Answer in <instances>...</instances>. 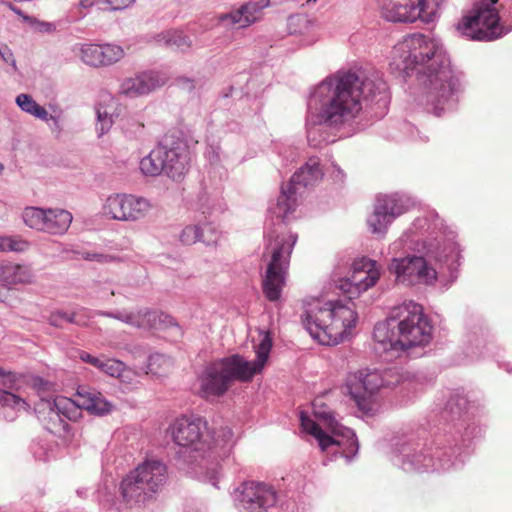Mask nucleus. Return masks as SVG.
I'll use <instances>...</instances> for the list:
<instances>
[{
  "label": "nucleus",
  "instance_id": "nucleus-43",
  "mask_svg": "<svg viewBox=\"0 0 512 512\" xmlns=\"http://www.w3.org/2000/svg\"><path fill=\"white\" fill-rule=\"evenodd\" d=\"M27 242L12 237H0V251H23Z\"/></svg>",
  "mask_w": 512,
  "mask_h": 512
},
{
  "label": "nucleus",
  "instance_id": "nucleus-13",
  "mask_svg": "<svg viewBox=\"0 0 512 512\" xmlns=\"http://www.w3.org/2000/svg\"><path fill=\"white\" fill-rule=\"evenodd\" d=\"M382 16L391 22H424L433 20L434 9L429 0H378Z\"/></svg>",
  "mask_w": 512,
  "mask_h": 512
},
{
  "label": "nucleus",
  "instance_id": "nucleus-26",
  "mask_svg": "<svg viewBox=\"0 0 512 512\" xmlns=\"http://www.w3.org/2000/svg\"><path fill=\"white\" fill-rule=\"evenodd\" d=\"M32 280V273L26 266L0 261V282L5 286L27 284Z\"/></svg>",
  "mask_w": 512,
  "mask_h": 512
},
{
  "label": "nucleus",
  "instance_id": "nucleus-46",
  "mask_svg": "<svg viewBox=\"0 0 512 512\" xmlns=\"http://www.w3.org/2000/svg\"><path fill=\"white\" fill-rule=\"evenodd\" d=\"M115 378H118L122 383L131 384L136 378V372L123 363V369Z\"/></svg>",
  "mask_w": 512,
  "mask_h": 512
},
{
  "label": "nucleus",
  "instance_id": "nucleus-36",
  "mask_svg": "<svg viewBox=\"0 0 512 512\" xmlns=\"http://www.w3.org/2000/svg\"><path fill=\"white\" fill-rule=\"evenodd\" d=\"M23 219L30 228L44 232L47 219V209L28 207L23 212Z\"/></svg>",
  "mask_w": 512,
  "mask_h": 512
},
{
  "label": "nucleus",
  "instance_id": "nucleus-12",
  "mask_svg": "<svg viewBox=\"0 0 512 512\" xmlns=\"http://www.w3.org/2000/svg\"><path fill=\"white\" fill-rule=\"evenodd\" d=\"M381 272L376 261L367 257L357 259L352 264L350 277L340 279L337 287L349 298L359 297L379 281Z\"/></svg>",
  "mask_w": 512,
  "mask_h": 512
},
{
  "label": "nucleus",
  "instance_id": "nucleus-42",
  "mask_svg": "<svg viewBox=\"0 0 512 512\" xmlns=\"http://www.w3.org/2000/svg\"><path fill=\"white\" fill-rule=\"evenodd\" d=\"M200 238V228L196 225H188L186 226L181 234L180 240L182 243L186 245H191L196 243Z\"/></svg>",
  "mask_w": 512,
  "mask_h": 512
},
{
  "label": "nucleus",
  "instance_id": "nucleus-29",
  "mask_svg": "<svg viewBox=\"0 0 512 512\" xmlns=\"http://www.w3.org/2000/svg\"><path fill=\"white\" fill-rule=\"evenodd\" d=\"M116 196H122L127 221L142 217L150 208L149 201L143 196L137 194H116Z\"/></svg>",
  "mask_w": 512,
  "mask_h": 512
},
{
  "label": "nucleus",
  "instance_id": "nucleus-57",
  "mask_svg": "<svg viewBox=\"0 0 512 512\" xmlns=\"http://www.w3.org/2000/svg\"><path fill=\"white\" fill-rule=\"evenodd\" d=\"M4 170V165L2 163H0V174L3 172Z\"/></svg>",
  "mask_w": 512,
  "mask_h": 512
},
{
  "label": "nucleus",
  "instance_id": "nucleus-55",
  "mask_svg": "<svg viewBox=\"0 0 512 512\" xmlns=\"http://www.w3.org/2000/svg\"><path fill=\"white\" fill-rule=\"evenodd\" d=\"M6 6L11 10L13 11L15 14L19 15L22 19H23V16H26L18 7L14 6L13 4L11 3H6Z\"/></svg>",
  "mask_w": 512,
  "mask_h": 512
},
{
  "label": "nucleus",
  "instance_id": "nucleus-39",
  "mask_svg": "<svg viewBox=\"0 0 512 512\" xmlns=\"http://www.w3.org/2000/svg\"><path fill=\"white\" fill-rule=\"evenodd\" d=\"M97 369L111 377H116V375L123 369V362L116 359L102 357Z\"/></svg>",
  "mask_w": 512,
  "mask_h": 512
},
{
  "label": "nucleus",
  "instance_id": "nucleus-59",
  "mask_svg": "<svg viewBox=\"0 0 512 512\" xmlns=\"http://www.w3.org/2000/svg\"><path fill=\"white\" fill-rule=\"evenodd\" d=\"M317 0H307V4H310L311 2H316Z\"/></svg>",
  "mask_w": 512,
  "mask_h": 512
},
{
  "label": "nucleus",
  "instance_id": "nucleus-49",
  "mask_svg": "<svg viewBox=\"0 0 512 512\" xmlns=\"http://www.w3.org/2000/svg\"><path fill=\"white\" fill-rule=\"evenodd\" d=\"M112 10H121L130 6L135 0H105Z\"/></svg>",
  "mask_w": 512,
  "mask_h": 512
},
{
  "label": "nucleus",
  "instance_id": "nucleus-54",
  "mask_svg": "<svg viewBox=\"0 0 512 512\" xmlns=\"http://www.w3.org/2000/svg\"><path fill=\"white\" fill-rule=\"evenodd\" d=\"M220 432L222 433L224 442L230 441L233 437V432L230 428H223Z\"/></svg>",
  "mask_w": 512,
  "mask_h": 512
},
{
  "label": "nucleus",
  "instance_id": "nucleus-28",
  "mask_svg": "<svg viewBox=\"0 0 512 512\" xmlns=\"http://www.w3.org/2000/svg\"><path fill=\"white\" fill-rule=\"evenodd\" d=\"M81 409L79 399L72 400L59 396L54 399L53 406H51V418L59 419L60 415L69 420L76 421L81 415Z\"/></svg>",
  "mask_w": 512,
  "mask_h": 512
},
{
  "label": "nucleus",
  "instance_id": "nucleus-48",
  "mask_svg": "<svg viewBox=\"0 0 512 512\" xmlns=\"http://www.w3.org/2000/svg\"><path fill=\"white\" fill-rule=\"evenodd\" d=\"M79 358L83 362L88 363V364L94 366L95 368H97L100 365V361L102 359V357L93 356V355H91L90 353H88L86 351H80L79 352Z\"/></svg>",
  "mask_w": 512,
  "mask_h": 512
},
{
  "label": "nucleus",
  "instance_id": "nucleus-10",
  "mask_svg": "<svg viewBox=\"0 0 512 512\" xmlns=\"http://www.w3.org/2000/svg\"><path fill=\"white\" fill-rule=\"evenodd\" d=\"M411 206L412 202L406 194H381L374 212L367 219L371 233L384 237L393 219L407 212Z\"/></svg>",
  "mask_w": 512,
  "mask_h": 512
},
{
  "label": "nucleus",
  "instance_id": "nucleus-33",
  "mask_svg": "<svg viewBox=\"0 0 512 512\" xmlns=\"http://www.w3.org/2000/svg\"><path fill=\"white\" fill-rule=\"evenodd\" d=\"M172 367L173 361L170 357L155 353L152 354L148 359L147 373H151L157 376H166L171 372Z\"/></svg>",
  "mask_w": 512,
  "mask_h": 512
},
{
  "label": "nucleus",
  "instance_id": "nucleus-25",
  "mask_svg": "<svg viewBox=\"0 0 512 512\" xmlns=\"http://www.w3.org/2000/svg\"><path fill=\"white\" fill-rule=\"evenodd\" d=\"M97 130L99 135H103L112 127L115 119L119 116L118 101L110 94L101 96V100L96 107Z\"/></svg>",
  "mask_w": 512,
  "mask_h": 512
},
{
  "label": "nucleus",
  "instance_id": "nucleus-45",
  "mask_svg": "<svg viewBox=\"0 0 512 512\" xmlns=\"http://www.w3.org/2000/svg\"><path fill=\"white\" fill-rule=\"evenodd\" d=\"M17 381V376L14 372L5 371L0 367V385H3L7 388H14V385Z\"/></svg>",
  "mask_w": 512,
  "mask_h": 512
},
{
  "label": "nucleus",
  "instance_id": "nucleus-1",
  "mask_svg": "<svg viewBox=\"0 0 512 512\" xmlns=\"http://www.w3.org/2000/svg\"><path fill=\"white\" fill-rule=\"evenodd\" d=\"M391 69L409 76L415 72L424 88L427 108L440 116L451 107L459 80L442 46L420 33L403 37L391 52Z\"/></svg>",
  "mask_w": 512,
  "mask_h": 512
},
{
  "label": "nucleus",
  "instance_id": "nucleus-37",
  "mask_svg": "<svg viewBox=\"0 0 512 512\" xmlns=\"http://www.w3.org/2000/svg\"><path fill=\"white\" fill-rule=\"evenodd\" d=\"M395 320H390V317L388 318V321L385 323H378L374 328V338L379 343H382L384 345L389 344L392 349H398V345H396V339L397 337L394 336V333L389 335V327L391 326V322H394Z\"/></svg>",
  "mask_w": 512,
  "mask_h": 512
},
{
  "label": "nucleus",
  "instance_id": "nucleus-24",
  "mask_svg": "<svg viewBox=\"0 0 512 512\" xmlns=\"http://www.w3.org/2000/svg\"><path fill=\"white\" fill-rule=\"evenodd\" d=\"M287 27L290 34L304 37V45H312L319 39L320 27L318 23L306 15L290 16Z\"/></svg>",
  "mask_w": 512,
  "mask_h": 512
},
{
  "label": "nucleus",
  "instance_id": "nucleus-34",
  "mask_svg": "<svg viewBox=\"0 0 512 512\" xmlns=\"http://www.w3.org/2000/svg\"><path fill=\"white\" fill-rule=\"evenodd\" d=\"M296 194H279L276 205L272 208V213L277 219L284 221L289 213L293 212L297 206Z\"/></svg>",
  "mask_w": 512,
  "mask_h": 512
},
{
  "label": "nucleus",
  "instance_id": "nucleus-4",
  "mask_svg": "<svg viewBox=\"0 0 512 512\" xmlns=\"http://www.w3.org/2000/svg\"><path fill=\"white\" fill-rule=\"evenodd\" d=\"M301 320L313 339L322 345L333 346L347 337L356 324L357 313L341 301L313 299L306 303Z\"/></svg>",
  "mask_w": 512,
  "mask_h": 512
},
{
  "label": "nucleus",
  "instance_id": "nucleus-40",
  "mask_svg": "<svg viewBox=\"0 0 512 512\" xmlns=\"http://www.w3.org/2000/svg\"><path fill=\"white\" fill-rule=\"evenodd\" d=\"M23 21L32 26L39 33H53L56 31V25L51 22L39 20L33 16H23Z\"/></svg>",
  "mask_w": 512,
  "mask_h": 512
},
{
  "label": "nucleus",
  "instance_id": "nucleus-50",
  "mask_svg": "<svg viewBox=\"0 0 512 512\" xmlns=\"http://www.w3.org/2000/svg\"><path fill=\"white\" fill-rule=\"evenodd\" d=\"M0 56L6 63H10L13 66L16 65V61L14 59L13 53L8 46H6V45H4L2 47L0 46Z\"/></svg>",
  "mask_w": 512,
  "mask_h": 512
},
{
  "label": "nucleus",
  "instance_id": "nucleus-2",
  "mask_svg": "<svg viewBox=\"0 0 512 512\" xmlns=\"http://www.w3.org/2000/svg\"><path fill=\"white\" fill-rule=\"evenodd\" d=\"M387 84L376 73L370 76L352 71H338L315 88L310 104L320 105L319 119L329 126L350 123L362 111L364 101L387 100Z\"/></svg>",
  "mask_w": 512,
  "mask_h": 512
},
{
  "label": "nucleus",
  "instance_id": "nucleus-58",
  "mask_svg": "<svg viewBox=\"0 0 512 512\" xmlns=\"http://www.w3.org/2000/svg\"><path fill=\"white\" fill-rule=\"evenodd\" d=\"M0 301H5V297H4V295H2L1 292H0Z\"/></svg>",
  "mask_w": 512,
  "mask_h": 512
},
{
  "label": "nucleus",
  "instance_id": "nucleus-30",
  "mask_svg": "<svg viewBox=\"0 0 512 512\" xmlns=\"http://www.w3.org/2000/svg\"><path fill=\"white\" fill-rule=\"evenodd\" d=\"M160 143L147 156L140 161V170L146 176H158L166 174V166L163 161V154Z\"/></svg>",
  "mask_w": 512,
  "mask_h": 512
},
{
  "label": "nucleus",
  "instance_id": "nucleus-15",
  "mask_svg": "<svg viewBox=\"0 0 512 512\" xmlns=\"http://www.w3.org/2000/svg\"><path fill=\"white\" fill-rule=\"evenodd\" d=\"M237 499L246 512H266L276 503V492L272 486L249 481L238 488Z\"/></svg>",
  "mask_w": 512,
  "mask_h": 512
},
{
  "label": "nucleus",
  "instance_id": "nucleus-31",
  "mask_svg": "<svg viewBox=\"0 0 512 512\" xmlns=\"http://www.w3.org/2000/svg\"><path fill=\"white\" fill-rule=\"evenodd\" d=\"M301 426L304 431L313 435L317 439L322 451L327 450L333 445L340 446L339 441L325 433L322 428L309 417L301 415Z\"/></svg>",
  "mask_w": 512,
  "mask_h": 512
},
{
  "label": "nucleus",
  "instance_id": "nucleus-21",
  "mask_svg": "<svg viewBox=\"0 0 512 512\" xmlns=\"http://www.w3.org/2000/svg\"><path fill=\"white\" fill-rule=\"evenodd\" d=\"M75 397L79 399L81 408L87 410L91 414L103 415L112 411V403L95 388L79 386Z\"/></svg>",
  "mask_w": 512,
  "mask_h": 512
},
{
  "label": "nucleus",
  "instance_id": "nucleus-22",
  "mask_svg": "<svg viewBox=\"0 0 512 512\" xmlns=\"http://www.w3.org/2000/svg\"><path fill=\"white\" fill-rule=\"evenodd\" d=\"M148 42L180 52L189 51L193 46L192 39L179 29H168L149 35Z\"/></svg>",
  "mask_w": 512,
  "mask_h": 512
},
{
  "label": "nucleus",
  "instance_id": "nucleus-11",
  "mask_svg": "<svg viewBox=\"0 0 512 512\" xmlns=\"http://www.w3.org/2000/svg\"><path fill=\"white\" fill-rule=\"evenodd\" d=\"M346 386L358 409L369 414L374 410L375 395L383 386V379L377 371L359 370L347 376Z\"/></svg>",
  "mask_w": 512,
  "mask_h": 512
},
{
  "label": "nucleus",
  "instance_id": "nucleus-44",
  "mask_svg": "<svg viewBox=\"0 0 512 512\" xmlns=\"http://www.w3.org/2000/svg\"><path fill=\"white\" fill-rule=\"evenodd\" d=\"M66 427V423L59 415V419L57 418H51V408L49 409L48 416L46 418V428L52 432L57 433L61 430H64Z\"/></svg>",
  "mask_w": 512,
  "mask_h": 512
},
{
  "label": "nucleus",
  "instance_id": "nucleus-8",
  "mask_svg": "<svg viewBox=\"0 0 512 512\" xmlns=\"http://www.w3.org/2000/svg\"><path fill=\"white\" fill-rule=\"evenodd\" d=\"M390 320L398 321V349L404 350L429 343L432 326L424 316L421 305L413 301L404 302L392 309Z\"/></svg>",
  "mask_w": 512,
  "mask_h": 512
},
{
  "label": "nucleus",
  "instance_id": "nucleus-38",
  "mask_svg": "<svg viewBox=\"0 0 512 512\" xmlns=\"http://www.w3.org/2000/svg\"><path fill=\"white\" fill-rule=\"evenodd\" d=\"M0 404L3 406H10L18 410H27L29 408V405L24 399L6 390H0Z\"/></svg>",
  "mask_w": 512,
  "mask_h": 512
},
{
  "label": "nucleus",
  "instance_id": "nucleus-9",
  "mask_svg": "<svg viewBox=\"0 0 512 512\" xmlns=\"http://www.w3.org/2000/svg\"><path fill=\"white\" fill-rule=\"evenodd\" d=\"M389 271L395 275L398 283L406 286L432 285L437 280L435 268L422 256L393 258Z\"/></svg>",
  "mask_w": 512,
  "mask_h": 512
},
{
  "label": "nucleus",
  "instance_id": "nucleus-32",
  "mask_svg": "<svg viewBox=\"0 0 512 512\" xmlns=\"http://www.w3.org/2000/svg\"><path fill=\"white\" fill-rule=\"evenodd\" d=\"M16 103L20 109L34 117L48 122L47 110L40 106L30 95L20 94L16 97Z\"/></svg>",
  "mask_w": 512,
  "mask_h": 512
},
{
  "label": "nucleus",
  "instance_id": "nucleus-53",
  "mask_svg": "<svg viewBox=\"0 0 512 512\" xmlns=\"http://www.w3.org/2000/svg\"><path fill=\"white\" fill-rule=\"evenodd\" d=\"M357 450H358V446H357L356 442L354 440H351V441H349V451L346 452L344 450L343 456H345L346 458H350L351 455H355L357 453Z\"/></svg>",
  "mask_w": 512,
  "mask_h": 512
},
{
  "label": "nucleus",
  "instance_id": "nucleus-51",
  "mask_svg": "<svg viewBox=\"0 0 512 512\" xmlns=\"http://www.w3.org/2000/svg\"><path fill=\"white\" fill-rule=\"evenodd\" d=\"M324 418H325L326 424H327L328 428L331 430V432L338 433L339 429H340V424L335 419V417L331 413H329V414H325Z\"/></svg>",
  "mask_w": 512,
  "mask_h": 512
},
{
  "label": "nucleus",
  "instance_id": "nucleus-41",
  "mask_svg": "<svg viewBox=\"0 0 512 512\" xmlns=\"http://www.w3.org/2000/svg\"><path fill=\"white\" fill-rule=\"evenodd\" d=\"M76 314L64 311H55L49 316V323L54 327H61L64 322L79 324L75 319Z\"/></svg>",
  "mask_w": 512,
  "mask_h": 512
},
{
  "label": "nucleus",
  "instance_id": "nucleus-20",
  "mask_svg": "<svg viewBox=\"0 0 512 512\" xmlns=\"http://www.w3.org/2000/svg\"><path fill=\"white\" fill-rule=\"evenodd\" d=\"M323 176L318 158H310L290 179L288 192L310 189Z\"/></svg>",
  "mask_w": 512,
  "mask_h": 512
},
{
  "label": "nucleus",
  "instance_id": "nucleus-16",
  "mask_svg": "<svg viewBox=\"0 0 512 512\" xmlns=\"http://www.w3.org/2000/svg\"><path fill=\"white\" fill-rule=\"evenodd\" d=\"M167 81L168 76L165 73L147 71L124 79L120 85L119 92L126 97L136 98L149 94L153 90L165 85Z\"/></svg>",
  "mask_w": 512,
  "mask_h": 512
},
{
  "label": "nucleus",
  "instance_id": "nucleus-35",
  "mask_svg": "<svg viewBox=\"0 0 512 512\" xmlns=\"http://www.w3.org/2000/svg\"><path fill=\"white\" fill-rule=\"evenodd\" d=\"M103 213L111 219L127 221L122 196H116V194L109 195L103 206Z\"/></svg>",
  "mask_w": 512,
  "mask_h": 512
},
{
  "label": "nucleus",
  "instance_id": "nucleus-23",
  "mask_svg": "<svg viewBox=\"0 0 512 512\" xmlns=\"http://www.w3.org/2000/svg\"><path fill=\"white\" fill-rule=\"evenodd\" d=\"M106 315L139 329L155 328L158 319L157 312L149 308H140L135 311L121 310Z\"/></svg>",
  "mask_w": 512,
  "mask_h": 512
},
{
  "label": "nucleus",
  "instance_id": "nucleus-18",
  "mask_svg": "<svg viewBox=\"0 0 512 512\" xmlns=\"http://www.w3.org/2000/svg\"><path fill=\"white\" fill-rule=\"evenodd\" d=\"M125 55L124 49L115 44H84L80 49L81 60L93 67L110 66Z\"/></svg>",
  "mask_w": 512,
  "mask_h": 512
},
{
  "label": "nucleus",
  "instance_id": "nucleus-7",
  "mask_svg": "<svg viewBox=\"0 0 512 512\" xmlns=\"http://www.w3.org/2000/svg\"><path fill=\"white\" fill-rule=\"evenodd\" d=\"M497 3L498 0L476 2L470 14L463 16L456 24L458 34L479 41H492L507 34L510 29L500 25Z\"/></svg>",
  "mask_w": 512,
  "mask_h": 512
},
{
  "label": "nucleus",
  "instance_id": "nucleus-19",
  "mask_svg": "<svg viewBox=\"0 0 512 512\" xmlns=\"http://www.w3.org/2000/svg\"><path fill=\"white\" fill-rule=\"evenodd\" d=\"M269 0H260L259 2H250L242 5L239 9L219 16V21H230L231 24L239 28H245L255 23L261 18L262 10L267 7Z\"/></svg>",
  "mask_w": 512,
  "mask_h": 512
},
{
  "label": "nucleus",
  "instance_id": "nucleus-3",
  "mask_svg": "<svg viewBox=\"0 0 512 512\" xmlns=\"http://www.w3.org/2000/svg\"><path fill=\"white\" fill-rule=\"evenodd\" d=\"M272 348L269 333L261 334L256 346L257 359L247 361L239 355H232L207 365L198 377L199 394L203 398L223 396L235 381L249 382L260 373L268 360Z\"/></svg>",
  "mask_w": 512,
  "mask_h": 512
},
{
  "label": "nucleus",
  "instance_id": "nucleus-6",
  "mask_svg": "<svg viewBox=\"0 0 512 512\" xmlns=\"http://www.w3.org/2000/svg\"><path fill=\"white\" fill-rule=\"evenodd\" d=\"M296 236H280L276 230L268 232V243L262 254L266 270L262 280V290L269 301H277L285 286L290 256Z\"/></svg>",
  "mask_w": 512,
  "mask_h": 512
},
{
  "label": "nucleus",
  "instance_id": "nucleus-17",
  "mask_svg": "<svg viewBox=\"0 0 512 512\" xmlns=\"http://www.w3.org/2000/svg\"><path fill=\"white\" fill-rule=\"evenodd\" d=\"M206 425L200 419L181 417L171 425V435L176 444L183 447H193L199 450L202 447L203 430Z\"/></svg>",
  "mask_w": 512,
  "mask_h": 512
},
{
  "label": "nucleus",
  "instance_id": "nucleus-52",
  "mask_svg": "<svg viewBox=\"0 0 512 512\" xmlns=\"http://www.w3.org/2000/svg\"><path fill=\"white\" fill-rule=\"evenodd\" d=\"M48 121L52 122V124H51L52 131L59 135L63 130L60 117L48 114Z\"/></svg>",
  "mask_w": 512,
  "mask_h": 512
},
{
  "label": "nucleus",
  "instance_id": "nucleus-5",
  "mask_svg": "<svg viewBox=\"0 0 512 512\" xmlns=\"http://www.w3.org/2000/svg\"><path fill=\"white\" fill-rule=\"evenodd\" d=\"M167 479L166 466L157 460H148L131 471L120 485L121 497L129 508H142L154 500Z\"/></svg>",
  "mask_w": 512,
  "mask_h": 512
},
{
  "label": "nucleus",
  "instance_id": "nucleus-27",
  "mask_svg": "<svg viewBox=\"0 0 512 512\" xmlns=\"http://www.w3.org/2000/svg\"><path fill=\"white\" fill-rule=\"evenodd\" d=\"M72 214L64 209H47L44 232L52 235L64 234L71 225Z\"/></svg>",
  "mask_w": 512,
  "mask_h": 512
},
{
  "label": "nucleus",
  "instance_id": "nucleus-56",
  "mask_svg": "<svg viewBox=\"0 0 512 512\" xmlns=\"http://www.w3.org/2000/svg\"><path fill=\"white\" fill-rule=\"evenodd\" d=\"M93 4V0H81L80 6L87 8Z\"/></svg>",
  "mask_w": 512,
  "mask_h": 512
},
{
  "label": "nucleus",
  "instance_id": "nucleus-14",
  "mask_svg": "<svg viewBox=\"0 0 512 512\" xmlns=\"http://www.w3.org/2000/svg\"><path fill=\"white\" fill-rule=\"evenodd\" d=\"M166 175L173 180H180L188 171L190 162L189 146L182 137L166 134L160 142Z\"/></svg>",
  "mask_w": 512,
  "mask_h": 512
},
{
  "label": "nucleus",
  "instance_id": "nucleus-47",
  "mask_svg": "<svg viewBox=\"0 0 512 512\" xmlns=\"http://www.w3.org/2000/svg\"><path fill=\"white\" fill-rule=\"evenodd\" d=\"M84 258L86 260L97 261L100 263H111L116 261V257L106 254L86 253Z\"/></svg>",
  "mask_w": 512,
  "mask_h": 512
}]
</instances>
